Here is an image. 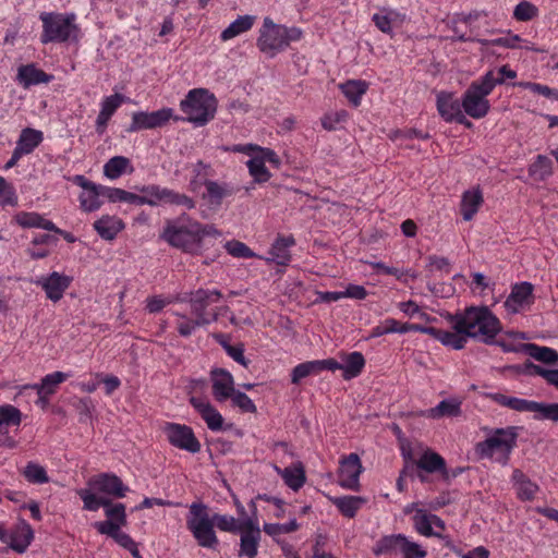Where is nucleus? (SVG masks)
Segmentation results:
<instances>
[{
	"instance_id": "f3484780",
	"label": "nucleus",
	"mask_w": 558,
	"mask_h": 558,
	"mask_svg": "<svg viewBox=\"0 0 558 558\" xmlns=\"http://www.w3.org/2000/svg\"><path fill=\"white\" fill-rule=\"evenodd\" d=\"M71 282V277L58 271L36 280V284L45 290L47 298L52 302H58L62 299L64 291L70 287Z\"/></svg>"
},
{
	"instance_id": "0e129e2a",
	"label": "nucleus",
	"mask_w": 558,
	"mask_h": 558,
	"mask_svg": "<svg viewBox=\"0 0 558 558\" xmlns=\"http://www.w3.org/2000/svg\"><path fill=\"white\" fill-rule=\"evenodd\" d=\"M401 551L403 553V558H424L426 556V551L421 548V546L416 543L410 542L404 537Z\"/></svg>"
},
{
	"instance_id": "f257e3e1",
	"label": "nucleus",
	"mask_w": 558,
	"mask_h": 558,
	"mask_svg": "<svg viewBox=\"0 0 558 558\" xmlns=\"http://www.w3.org/2000/svg\"><path fill=\"white\" fill-rule=\"evenodd\" d=\"M186 527L198 546L211 550H217L219 546L215 527L229 533H238L245 529L243 520H236L232 515L220 513L210 515L208 507L203 502L190 505Z\"/></svg>"
},
{
	"instance_id": "1a4fd4ad",
	"label": "nucleus",
	"mask_w": 558,
	"mask_h": 558,
	"mask_svg": "<svg viewBox=\"0 0 558 558\" xmlns=\"http://www.w3.org/2000/svg\"><path fill=\"white\" fill-rule=\"evenodd\" d=\"M518 427L497 428L493 436L480 441L475 446V452L480 458H492L495 450L505 451L506 459L517 446Z\"/></svg>"
},
{
	"instance_id": "c85d7f7f",
	"label": "nucleus",
	"mask_w": 558,
	"mask_h": 558,
	"mask_svg": "<svg viewBox=\"0 0 558 558\" xmlns=\"http://www.w3.org/2000/svg\"><path fill=\"white\" fill-rule=\"evenodd\" d=\"M365 366V359L361 352L354 351L342 357V377L347 380L361 374Z\"/></svg>"
},
{
	"instance_id": "79ce46f5",
	"label": "nucleus",
	"mask_w": 558,
	"mask_h": 558,
	"mask_svg": "<svg viewBox=\"0 0 558 558\" xmlns=\"http://www.w3.org/2000/svg\"><path fill=\"white\" fill-rule=\"evenodd\" d=\"M404 537L402 534L385 536L379 539L376 546L373 548V553L376 556L401 550Z\"/></svg>"
},
{
	"instance_id": "72a5a7b5",
	"label": "nucleus",
	"mask_w": 558,
	"mask_h": 558,
	"mask_svg": "<svg viewBox=\"0 0 558 558\" xmlns=\"http://www.w3.org/2000/svg\"><path fill=\"white\" fill-rule=\"evenodd\" d=\"M366 502V499L360 496L335 497L332 504L347 518H354L357 510Z\"/></svg>"
},
{
	"instance_id": "ddd939ff",
	"label": "nucleus",
	"mask_w": 558,
	"mask_h": 558,
	"mask_svg": "<svg viewBox=\"0 0 558 558\" xmlns=\"http://www.w3.org/2000/svg\"><path fill=\"white\" fill-rule=\"evenodd\" d=\"M140 191L153 197L159 198V202L180 206L187 210L194 209L196 207V201L193 197L167 187H160L159 185H147L141 187Z\"/></svg>"
},
{
	"instance_id": "393cba45",
	"label": "nucleus",
	"mask_w": 558,
	"mask_h": 558,
	"mask_svg": "<svg viewBox=\"0 0 558 558\" xmlns=\"http://www.w3.org/2000/svg\"><path fill=\"white\" fill-rule=\"evenodd\" d=\"M295 244L292 235L278 236L270 248L271 258L277 265L286 266L291 259L289 248Z\"/></svg>"
},
{
	"instance_id": "cd10ccee",
	"label": "nucleus",
	"mask_w": 558,
	"mask_h": 558,
	"mask_svg": "<svg viewBox=\"0 0 558 558\" xmlns=\"http://www.w3.org/2000/svg\"><path fill=\"white\" fill-rule=\"evenodd\" d=\"M416 461L418 470L424 471L425 473L441 474V471H445L446 460L439 453L433 451L432 449L424 450Z\"/></svg>"
},
{
	"instance_id": "e2e57ef3",
	"label": "nucleus",
	"mask_w": 558,
	"mask_h": 558,
	"mask_svg": "<svg viewBox=\"0 0 558 558\" xmlns=\"http://www.w3.org/2000/svg\"><path fill=\"white\" fill-rule=\"evenodd\" d=\"M76 412L80 415V421L85 422L90 418L94 404L90 398H81L74 402Z\"/></svg>"
},
{
	"instance_id": "a878e982",
	"label": "nucleus",
	"mask_w": 558,
	"mask_h": 558,
	"mask_svg": "<svg viewBox=\"0 0 558 558\" xmlns=\"http://www.w3.org/2000/svg\"><path fill=\"white\" fill-rule=\"evenodd\" d=\"M511 481L515 487L517 495L521 500H532L535 497L538 486L521 470H513Z\"/></svg>"
},
{
	"instance_id": "4d7b16f0",
	"label": "nucleus",
	"mask_w": 558,
	"mask_h": 558,
	"mask_svg": "<svg viewBox=\"0 0 558 558\" xmlns=\"http://www.w3.org/2000/svg\"><path fill=\"white\" fill-rule=\"evenodd\" d=\"M347 118L348 112L345 110L330 112L323 117L322 125L327 131H333L337 129V125L344 122Z\"/></svg>"
},
{
	"instance_id": "39448f33",
	"label": "nucleus",
	"mask_w": 558,
	"mask_h": 558,
	"mask_svg": "<svg viewBox=\"0 0 558 558\" xmlns=\"http://www.w3.org/2000/svg\"><path fill=\"white\" fill-rule=\"evenodd\" d=\"M217 106L218 101L214 94L205 88H195L190 90L180 102V109L186 117H175L174 120H184L197 126H204L215 118Z\"/></svg>"
},
{
	"instance_id": "c03bdc74",
	"label": "nucleus",
	"mask_w": 558,
	"mask_h": 558,
	"mask_svg": "<svg viewBox=\"0 0 558 558\" xmlns=\"http://www.w3.org/2000/svg\"><path fill=\"white\" fill-rule=\"evenodd\" d=\"M102 185L94 184V189H87L80 195L81 206L86 211H94L101 206L99 197L102 196L100 193Z\"/></svg>"
},
{
	"instance_id": "774afa93",
	"label": "nucleus",
	"mask_w": 558,
	"mask_h": 558,
	"mask_svg": "<svg viewBox=\"0 0 558 558\" xmlns=\"http://www.w3.org/2000/svg\"><path fill=\"white\" fill-rule=\"evenodd\" d=\"M120 524L119 522H114L112 520H106L100 522H95L94 526L100 534H105L107 536H110L113 538L116 534L120 531Z\"/></svg>"
},
{
	"instance_id": "de8ad7c7",
	"label": "nucleus",
	"mask_w": 558,
	"mask_h": 558,
	"mask_svg": "<svg viewBox=\"0 0 558 558\" xmlns=\"http://www.w3.org/2000/svg\"><path fill=\"white\" fill-rule=\"evenodd\" d=\"M24 477L33 484H45L49 482V477L44 466L28 462L23 471Z\"/></svg>"
},
{
	"instance_id": "7c9ffc66",
	"label": "nucleus",
	"mask_w": 558,
	"mask_h": 558,
	"mask_svg": "<svg viewBox=\"0 0 558 558\" xmlns=\"http://www.w3.org/2000/svg\"><path fill=\"white\" fill-rule=\"evenodd\" d=\"M256 16L254 15H240L235 21H233L226 29H223L220 34V38L222 41L230 40L252 28Z\"/></svg>"
},
{
	"instance_id": "aec40b11",
	"label": "nucleus",
	"mask_w": 558,
	"mask_h": 558,
	"mask_svg": "<svg viewBox=\"0 0 558 558\" xmlns=\"http://www.w3.org/2000/svg\"><path fill=\"white\" fill-rule=\"evenodd\" d=\"M190 403L199 413L210 430H220L223 424L222 415L209 403V401L196 397L190 398Z\"/></svg>"
},
{
	"instance_id": "338daca9",
	"label": "nucleus",
	"mask_w": 558,
	"mask_h": 558,
	"mask_svg": "<svg viewBox=\"0 0 558 558\" xmlns=\"http://www.w3.org/2000/svg\"><path fill=\"white\" fill-rule=\"evenodd\" d=\"M203 326H207V325L204 323H201V320L197 319L196 317L187 318L178 324V332L182 337H189L195 331L196 328L203 327Z\"/></svg>"
},
{
	"instance_id": "f704fd0d",
	"label": "nucleus",
	"mask_w": 558,
	"mask_h": 558,
	"mask_svg": "<svg viewBox=\"0 0 558 558\" xmlns=\"http://www.w3.org/2000/svg\"><path fill=\"white\" fill-rule=\"evenodd\" d=\"M15 221L23 228H41L47 231L54 229V223L38 213L21 211L15 216Z\"/></svg>"
},
{
	"instance_id": "ea45409f",
	"label": "nucleus",
	"mask_w": 558,
	"mask_h": 558,
	"mask_svg": "<svg viewBox=\"0 0 558 558\" xmlns=\"http://www.w3.org/2000/svg\"><path fill=\"white\" fill-rule=\"evenodd\" d=\"M531 177L537 180H545L553 173V161L545 155H538L535 161L529 167Z\"/></svg>"
},
{
	"instance_id": "a211bd4d",
	"label": "nucleus",
	"mask_w": 558,
	"mask_h": 558,
	"mask_svg": "<svg viewBox=\"0 0 558 558\" xmlns=\"http://www.w3.org/2000/svg\"><path fill=\"white\" fill-rule=\"evenodd\" d=\"M505 351L509 352H524L531 357L547 364H555L558 362V353L556 350L548 347H541L535 343H522L519 347L506 345L499 343Z\"/></svg>"
},
{
	"instance_id": "f03ea898",
	"label": "nucleus",
	"mask_w": 558,
	"mask_h": 558,
	"mask_svg": "<svg viewBox=\"0 0 558 558\" xmlns=\"http://www.w3.org/2000/svg\"><path fill=\"white\" fill-rule=\"evenodd\" d=\"M453 330L469 338L480 339L490 344L501 329L499 319L487 306H471L462 313L450 315Z\"/></svg>"
},
{
	"instance_id": "c9c22d12",
	"label": "nucleus",
	"mask_w": 558,
	"mask_h": 558,
	"mask_svg": "<svg viewBox=\"0 0 558 558\" xmlns=\"http://www.w3.org/2000/svg\"><path fill=\"white\" fill-rule=\"evenodd\" d=\"M34 538V532L28 524H24L10 537L9 547L19 554L26 551Z\"/></svg>"
},
{
	"instance_id": "a18cd8bd",
	"label": "nucleus",
	"mask_w": 558,
	"mask_h": 558,
	"mask_svg": "<svg viewBox=\"0 0 558 558\" xmlns=\"http://www.w3.org/2000/svg\"><path fill=\"white\" fill-rule=\"evenodd\" d=\"M246 167L254 179V183H265L271 177L263 160L255 155L246 161Z\"/></svg>"
},
{
	"instance_id": "2f4dec72",
	"label": "nucleus",
	"mask_w": 558,
	"mask_h": 558,
	"mask_svg": "<svg viewBox=\"0 0 558 558\" xmlns=\"http://www.w3.org/2000/svg\"><path fill=\"white\" fill-rule=\"evenodd\" d=\"M41 142L43 133L40 131L26 128L22 130L15 147L24 155H28L33 153Z\"/></svg>"
},
{
	"instance_id": "3c124183",
	"label": "nucleus",
	"mask_w": 558,
	"mask_h": 558,
	"mask_svg": "<svg viewBox=\"0 0 558 558\" xmlns=\"http://www.w3.org/2000/svg\"><path fill=\"white\" fill-rule=\"evenodd\" d=\"M413 521L420 534L424 536H432L434 534L430 514L426 513L424 510L418 509L413 517Z\"/></svg>"
},
{
	"instance_id": "412c9836",
	"label": "nucleus",
	"mask_w": 558,
	"mask_h": 558,
	"mask_svg": "<svg viewBox=\"0 0 558 558\" xmlns=\"http://www.w3.org/2000/svg\"><path fill=\"white\" fill-rule=\"evenodd\" d=\"M532 292L533 286L530 282L514 284L511 293L505 301V307L511 313H517L520 307L530 302Z\"/></svg>"
},
{
	"instance_id": "680f3d73",
	"label": "nucleus",
	"mask_w": 558,
	"mask_h": 558,
	"mask_svg": "<svg viewBox=\"0 0 558 558\" xmlns=\"http://www.w3.org/2000/svg\"><path fill=\"white\" fill-rule=\"evenodd\" d=\"M102 197L108 198L110 202H124L128 203L130 192L118 187H110L102 185L101 190Z\"/></svg>"
},
{
	"instance_id": "052dcab7",
	"label": "nucleus",
	"mask_w": 558,
	"mask_h": 558,
	"mask_svg": "<svg viewBox=\"0 0 558 558\" xmlns=\"http://www.w3.org/2000/svg\"><path fill=\"white\" fill-rule=\"evenodd\" d=\"M106 508V515L109 520L119 522L122 525L126 524L125 506L123 504L111 505Z\"/></svg>"
},
{
	"instance_id": "5701e85b",
	"label": "nucleus",
	"mask_w": 558,
	"mask_h": 558,
	"mask_svg": "<svg viewBox=\"0 0 558 558\" xmlns=\"http://www.w3.org/2000/svg\"><path fill=\"white\" fill-rule=\"evenodd\" d=\"M68 378L63 372H54L43 377L40 384L27 385L25 388L35 389L40 399H45L57 391L58 386Z\"/></svg>"
},
{
	"instance_id": "b1692460",
	"label": "nucleus",
	"mask_w": 558,
	"mask_h": 558,
	"mask_svg": "<svg viewBox=\"0 0 558 558\" xmlns=\"http://www.w3.org/2000/svg\"><path fill=\"white\" fill-rule=\"evenodd\" d=\"M94 228L104 240H113L124 228L123 221L114 216H104L94 222Z\"/></svg>"
},
{
	"instance_id": "c756f323",
	"label": "nucleus",
	"mask_w": 558,
	"mask_h": 558,
	"mask_svg": "<svg viewBox=\"0 0 558 558\" xmlns=\"http://www.w3.org/2000/svg\"><path fill=\"white\" fill-rule=\"evenodd\" d=\"M230 150L234 151V153H243L246 155H252V153L256 151L255 156L260 158L264 163L266 161H268L269 163L274 165L277 168L280 166V158L270 148H263V147H259L254 144H246V145H234Z\"/></svg>"
},
{
	"instance_id": "69168bd1",
	"label": "nucleus",
	"mask_w": 558,
	"mask_h": 558,
	"mask_svg": "<svg viewBox=\"0 0 558 558\" xmlns=\"http://www.w3.org/2000/svg\"><path fill=\"white\" fill-rule=\"evenodd\" d=\"M518 373L529 375V376H542L545 378L547 369L532 363L531 361H526L522 365H515L513 367Z\"/></svg>"
},
{
	"instance_id": "49530a36",
	"label": "nucleus",
	"mask_w": 558,
	"mask_h": 558,
	"mask_svg": "<svg viewBox=\"0 0 558 558\" xmlns=\"http://www.w3.org/2000/svg\"><path fill=\"white\" fill-rule=\"evenodd\" d=\"M130 165V160L123 156H116L110 158L104 166V173L107 178L114 180L125 172L126 167Z\"/></svg>"
},
{
	"instance_id": "7ed1b4c3",
	"label": "nucleus",
	"mask_w": 558,
	"mask_h": 558,
	"mask_svg": "<svg viewBox=\"0 0 558 558\" xmlns=\"http://www.w3.org/2000/svg\"><path fill=\"white\" fill-rule=\"evenodd\" d=\"M302 35L303 32L299 27H287L276 24L270 17H265L259 28L256 45L260 52L269 58H274L279 52L286 50L290 43L299 41Z\"/></svg>"
},
{
	"instance_id": "473e14b6",
	"label": "nucleus",
	"mask_w": 558,
	"mask_h": 558,
	"mask_svg": "<svg viewBox=\"0 0 558 558\" xmlns=\"http://www.w3.org/2000/svg\"><path fill=\"white\" fill-rule=\"evenodd\" d=\"M483 203V195L480 190L466 191L461 201V214L465 221H470L477 213Z\"/></svg>"
},
{
	"instance_id": "8fccbe9b",
	"label": "nucleus",
	"mask_w": 558,
	"mask_h": 558,
	"mask_svg": "<svg viewBox=\"0 0 558 558\" xmlns=\"http://www.w3.org/2000/svg\"><path fill=\"white\" fill-rule=\"evenodd\" d=\"M299 529V524L295 519L290 520L288 523H265L263 530L269 536L276 537L281 534H289Z\"/></svg>"
},
{
	"instance_id": "20e7f679",
	"label": "nucleus",
	"mask_w": 558,
	"mask_h": 558,
	"mask_svg": "<svg viewBox=\"0 0 558 558\" xmlns=\"http://www.w3.org/2000/svg\"><path fill=\"white\" fill-rule=\"evenodd\" d=\"M195 228H197L195 220L189 215L182 214L177 218L166 220L159 238L174 248L198 255L199 245Z\"/></svg>"
},
{
	"instance_id": "13d9d810",
	"label": "nucleus",
	"mask_w": 558,
	"mask_h": 558,
	"mask_svg": "<svg viewBox=\"0 0 558 558\" xmlns=\"http://www.w3.org/2000/svg\"><path fill=\"white\" fill-rule=\"evenodd\" d=\"M195 226L197 227L195 228V232L197 233L201 254L204 245V239L206 236H219L221 233L213 225H203L195 220Z\"/></svg>"
},
{
	"instance_id": "0eeeda50",
	"label": "nucleus",
	"mask_w": 558,
	"mask_h": 558,
	"mask_svg": "<svg viewBox=\"0 0 558 558\" xmlns=\"http://www.w3.org/2000/svg\"><path fill=\"white\" fill-rule=\"evenodd\" d=\"M43 34L40 41L64 43L70 39L76 40L78 37V27L75 24V14L61 13H41Z\"/></svg>"
},
{
	"instance_id": "6ab92c4d",
	"label": "nucleus",
	"mask_w": 558,
	"mask_h": 558,
	"mask_svg": "<svg viewBox=\"0 0 558 558\" xmlns=\"http://www.w3.org/2000/svg\"><path fill=\"white\" fill-rule=\"evenodd\" d=\"M210 375L215 399L219 402L229 399L235 391L232 375L223 368H215L210 372Z\"/></svg>"
},
{
	"instance_id": "37998d69",
	"label": "nucleus",
	"mask_w": 558,
	"mask_h": 558,
	"mask_svg": "<svg viewBox=\"0 0 558 558\" xmlns=\"http://www.w3.org/2000/svg\"><path fill=\"white\" fill-rule=\"evenodd\" d=\"M97 492L90 489L82 488L77 490V495L84 502V509L88 511H97L100 507L110 506V500L104 497H98L96 495Z\"/></svg>"
},
{
	"instance_id": "5fc2aeb1",
	"label": "nucleus",
	"mask_w": 558,
	"mask_h": 558,
	"mask_svg": "<svg viewBox=\"0 0 558 558\" xmlns=\"http://www.w3.org/2000/svg\"><path fill=\"white\" fill-rule=\"evenodd\" d=\"M232 400V404L238 407L242 412L245 413H255L256 407L252 399L244 392L235 390L233 395L230 397Z\"/></svg>"
},
{
	"instance_id": "423d86ee",
	"label": "nucleus",
	"mask_w": 558,
	"mask_h": 558,
	"mask_svg": "<svg viewBox=\"0 0 558 558\" xmlns=\"http://www.w3.org/2000/svg\"><path fill=\"white\" fill-rule=\"evenodd\" d=\"M502 77H494L492 71L487 72L481 80L474 81L464 92L462 108L473 119L484 118L490 108L487 96L497 84H502Z\"/></svg>"
},
{
	"instance_id": "4be33fe9",
	"label": "nucleus",
	"mask_w": 558,
	"mask_h": 558,
	"mask_svg": "<svg viewBox=\"0 0 558 558\" xmlns=\"http://www.w3.org/2000/svg\"><path fill=\"white\" fill-rule=\"evenodd\" d=\"M52 78V75L37 69L34 64L21 65L17 71V81L25 88L41 83H49Z\"/></svg>"
},
{
	"instance_id": "a19ab883",
	"label": "nucleus",
	"mask_w": 558,
	"mask_h": 558,
	"mask_svg": "<svg viewBox=\"0 0 558 558\" xmlns=\"http://www.w3.org/2000/svg\"><path fill=\"white\" fill-rule=\"evenodd\" d=\"M434 338L440 341L444 345L460 350L464 348L468 336L464 333H458L456 330L452 332L436 328Z\"/></svg>"
},
{
	"instance_id": "864d4df0",
	"label": "nucleus",
	"mask_w": 558,
	"mask_h": 558,
	"mask_svg": "<svg viewBox=\"0 0 558 558\" xmlns=\"http://www.w3.org/2000/svg\"><path fill=\"white\" fill-rule=\"evenodd\" d=\"M537 15V9L534 4L522 1L514 8L513 16L515 20L526 22Z\"/></svg>"
},
{
	"instance_id": "9d476101",
	"label": "nucleus",
	"mask_w": 558,
	"mask_h": 558,
	"mask_svg": "<svg viewBox=\"0 0 558 558\" xmlns=\"http://www.w3.org/2000/svg\"><path fill=\"white\" fill-rule=\"evenodd\" d=\"M204 186L205 192L202 193L201 198L210 209L220 208L226 198L232 197L241 190L240 186L230 182L211 179H204Z\"/></svg>"
},
{
	"instance_id": "603ef678",
	"label": "nucleus",
	"mask_w": 558,
	"mask_h": 558,
	"mask_svg": "<svg viewBox=\"0 0 558 558\" xmlns=\"http://www.w3.org/2000/svg\"><path fill=\"white\" fill-rule=\"evenodd\" d=\"M225 248L230 255L238 258H252L256 256L245 243L236 240L226 242Z\"/></svg>"
},
{
	"instance_id": "9b49d317",
	"label": "nucleus",
	"mask_w": 558,
	"mask_h": 558,
	"mask_svg": "<svg viewBox=\"0 0 558 558\" xmlns=\"http://www.w3.org/2000/svg\"><path fill=\"white\" fill-rule=\"evenodd\" d=\"M165 434L168 441L182 450L191 453H197L201 450V442L195 437L193 429L190 426L177 423H167L165 426Z\"/></svg>"
},
{
	"instance_id": "dca6fc26",
	"label": "nucleus",
	"mask_w": 558,
	"mask_h": 558,
	"mask_svg": "<svg viewBox=\"0 0 558 558\" xmlns=\"http://www.w3.org/2000/svg\"><path fill=\"white\" fill-rule=\"evenodd\" d=\"M243 526L245 529L241 531L239 556L255 558L258 554L260 529L252 518L243 520Z\"/></svg>"
},
{
	"instance_id": "e433bc0d",
	"label": "nucleus",
	"mask_w": 558,
	"mask_h": 558,
	"mask_svg": "<svg viewBox=\"0 0 558 558\" xmlns=\"http://www.w3.org/2000/svg\"><path fill=\"white\" fill-rule=\"evenodd\" d=\"M343 95L348 100L357 107L361 104L362 96L366 93L368 84L364 81L352 80L340 85Z\"/></svg>"
},
{
	"instance_id": "6e6d98bb",
	"label": "nucleus",
	"mask_w": 558,
	"mask_h": 558,
	"mask_svg": "<svg viewBox=\"0 0 558 558\" xmlns=\"http://www.w3.org/2000/svg\"><path fill=\"white\" fill-rule=\"evenodd\" d=\"M0 203L3 206H15L17 204L14 187L2 177H0Z\"/></svg>"
},
{
	"instance_id": "09e8293b",
	"label": "nucleus",
	"mask_w": 558,
	"mask_h": 558,
	"mask_svg": "<svg viewBox=\"0 0 558 558\" xmlns=\"http://www.w3.org/2000/svg\"><path fill=\"white\" fill-rule=\"evenodd\" d=\"M319 373V364L316 361H308L296 365L291 373L292 384H299L303 378Z\"/></svg>"
},
{
	"instance_id": "58836bf2",
	"label": "nucleus",
	"mask_w": 558,
	"mask_h": 558,
	"mask_svg": "<svg viewBox=\"0 0 558 558\" xmlns=\"http://www.w3.org/2000/svg\"><path fill=\"white\" fill-rule=\"evenodd\" d=\"M461 414V402L454 399H445L440 401L435 408L428 410V416L433 418H440L444 416L456 417Z\"/></svg>"
},
{
	"instance_id": "f8f14e48",
	"label": "nucleus",
	"mask_w": 558,
	"mask_h": 558,
	"mask_svg": "<svg viewBox=\"0 0 558 558\" xmlns=\"http://www.w3.org/2000/svg\"><path fill=\"white\" fill-rule=\"evenodd\" d=\"M173 116L171 108H162L153 112L137 111L132 114V122L126 132L156 129L165 125Z\"/></svg>"
},
{
	"instance_id": "bf43d9fd",
	"label": "nucleus",
	"mask_w": 558,
	"mask_h": 558,
	"mask_svg": "<svg viewBox=\"0 0 558 558\" xmlns=\"http://www.w3.org/2000/svg\"><path fill=\"white\" fill-rule=\"evenodd\" d=\"M124 100V96L121 94H114L109 97H106L101 102L100 111L105 114L112 117L116 110L121 106Z\"/></svg>"
},
{
	"instance_id": "4468645a",
	"label": "nucleus",
	"mask_w": 558,
	"mask_h": 558,
	"mask_svg": "<svg viewBox=\"0 0 558 558\" xmlns=\"http://www.w3.org/2000/svg\"><path fill=\"white\" fill-rule=\"evenodd\" d=\"M88 486L92 490L104 493L116 498H122L129 488L123 484L122 480L112 473H101L89 478Z\"/></svg>"
},
{
	"instance_id": "2eb2a0df",
	"label": "nucleus",
	"mask_w": 558,
	"mask_h": 558,
	"mask_svg": "<svg viewBox=\"0 0 558 558\" xmlns=\"http://www.w3.org/2000/svg\"><path fill=\"white\" fill-rule=\"evenodd\" d=\"M363 471L360 457L356 453H350L341 461L339 469V484L348 489L359 490L360 474Z\"/></svg>"
},
{
	"instance_id": "6e6552de",
	"label": "nucleus",
	"mask_w": 558,
	"mask_h": 558,
	"mask_svg": "<svg viewBox=\"0 0 558 558\" xmlns=\"http://www.w3.org/2000/svg\"><path fill=\"white\" fill-rule=\"evenodd\" d=\"M222 298L219 290L198 289L190 293H185L180 300L187 302L191 306V314L204 323L209 325L218 320V313H211L208 307L217 303Z\"/></svg>"
},
{
	"instance_id": "bb28decb",
	"label": "nucleus",
	"mask_w": 558,
	"mask_h": 558,
	"mask_svg": "<svg viewBox=\"0 0 558 558\" xmlns=\"http://www.w3.org/2000/svg\"><path fill=\"white\" fill-rule=\"evenodd\" d=\"M462 104L454 99L451 94L440 93L437 96V110L441 118L447 122H452L453 119L461 112Z\"/></svg>"
},
{
	"instance_id": "4c0bfd02",
	"label": "nucleus",
	"mask_w": 558,
	"mask_h": 558,
	"mask_svg": "<svg viewBox=\"0 0 558 558\" xmlns=\"http://www.w3.org/2000/svg\"><path fill=\"white\" fill-rule=\"evenodd\" d=\"M276 470L286 485L293 490H299L305 483V472L301 464L296 468H284L282 470L276 466Z\"/></svg>"
}]
</instances>
